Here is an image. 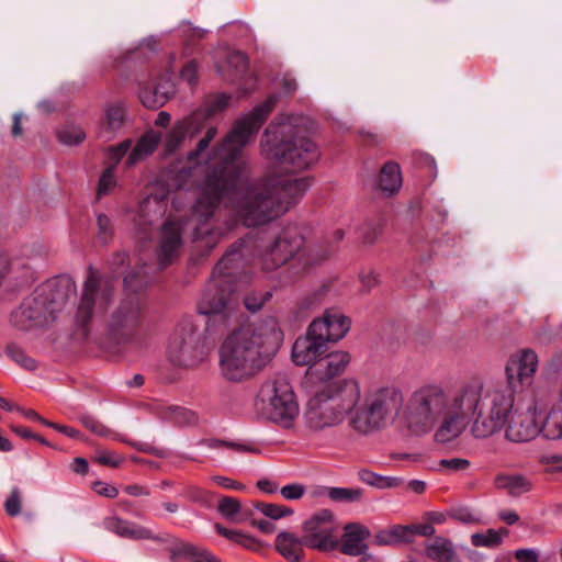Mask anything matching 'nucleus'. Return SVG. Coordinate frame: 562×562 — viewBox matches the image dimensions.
Wrapping results in <instances>:
<instances>
[{
  "instance_id": "nucleus-1",
  "label": "nucleus",
  "mask_w": 562,
  "mask_h": 562,
  "mask_svg": "<svg viewBox=\"0 0 562 562\" xmlns=\"http://www.w3.org/2000/svg\"><path fill=\"white\" fill-rule=\"evenodd\" d=\"M277 102L276 94L269 95L265 102L238 120L215 149L217 160L207 168L192 210L198 222L193 239H206L205 246L210 249L218 241L220 234L203 226L214 215L221 202L236 198L235 206L244 224L255 227L284 214L310 186L306 178L269 177L248 183L241 191L247 175L246 164L239 159L240 153L250 137L260 130Z\"/></svg>"
},
{
  "instance_id": "nucleus-2",
  "label": "nucleus",
  "mask_w": 562,
  "mask_h": 562,
  "mask_svg": "<svg viewBox=\"0 0 562 562\" xmlns=\"http://www.w3.org/2000/svg\"><path fill=\"white\" fill-rule=\"evenodd\" d=\"M476 386L460 385L452 393L436 382L416 387L398 413L400 424L411 435L423 436L435 430L436 442L447 443L467 429V414L477 403Z\"/></svg>"
},
{
  "instance_id": "nucleus-3",
  "label": "nucleus",
  "mask_w": 562,
  "mask_h": 562,
  "mask_svg": "<svg viewBox=\"0 0 562 562\" xmlns=\"http://www.w3.org/2000/svg\"><path fill=\"white\" fill-rule=\"evenodd\" d=\"M280 334L274 325L252 323L233 330L218 349L221 376L233 383L256 376L271 360Z\"/></svg>"
},
{
  "instance_id": "nucleus-4",
  "label": "nucleus",
  "mask_w": 562,
  "mask_h": 562,
  "mask_svg": "<svg viewBox=\"0 0 562 562\" xmlns=\"http://www.w3.org/2000/svg\"><path fill=\"white\" fill-rule=\"evenodd\" d=\"M245 245L243 239L236 240L215 266L210 283L203 294V313L209 315L207 328L221 324L224 328L240 316V300L234 291L228 269L232 263L240 259V251Z\"/></svg>"
},
{
  "instance_id": "nucleus-5",
  "label": "nucleus",
  "mask_w": 562,
  "mask_h": 562,
  "mask_svg": "<svg viewBox=\"0 0 562 562\" xmlns=\"http://www.w3.org/2000/svg\"><path fill=\"white\" fill-rule=\"evenodd\" d=\"M262 155L281 168L302 171L314 165L319 158L316 144L295 133L291 124H270L261 138Z\"/></svg>"
},
{
  "instance_id": "nucleus-6",
  "label": "nucleus",
  "mask_w": 562,
  "mask_h": 562,
  "mask_svg": "<svg viewBox=\"0 0 562 562\" xmlns=\"http://www.w3.org/2000/svg\"><path fill=\"white\" fill-rule=\"evenodd\" d=\"M476 386L479 400L476 406L467 414V426L472 418L471 434L479 439L498 432L513 413L516 391L508 386L485 390L481 381H470L464 386Z\"/></svg>"
},
{
  "instance_id": "nucleus-7",
  "label": "nucleus",
  "mask_w": 562,
  "mask_h": 562,
  "mask_svg": "<svg viewBox=\"0 0 562 562\" xmlns=\"http://www.w3.org/2000/svg\"><path fill=\"white\" fill-rule=\"evenodd\" d=\"M359 398L360 389L355 380H344L327 386L308 401L305 413L307 427L322 430L339 424L356 407Z\"/></svg>"
},
{
  "instance_id": "nucleus-8",
  "label": "nucleus",
  "mask_w": 562,
  "mask_h": 562,
  "mask_svg": "<svg viewBox=\"0 0 562 562\" xmlns=\"http://www.w3.org/2000/svg\"><path fill=\"white\" fill-rule=\"evenodd\" d=\"M350 325V319L337 310H326L322 317L310 324L306 335L294 341L292 359L295 364L313 366L327 352V344L342 339Z\"/></svg>"
},
{
  "instance_id": "nucleus-9",
  "label": "nucleus",
  "mask_w": 562,
  "mask_h": 562,
  "mask_svg": "<svg viewBox=\"0 0 562 562\" xmlns=\"http://www.w3.org/2000/svg\"><path fill=\"white\" fill-rule=\"evenodd\" d=\"M263 268L274 270L288 265L286 270L293 279L307 273L322 258L305 247V239L296 226L285 227L261 255Z\"/></svg>"
},
{
  "instance_id": "nucleus-10",
  "label": "nucleus",
  "mask_w": 562,
  "mask_h": 562,
  "mask_svg": "<svg viewBox=\"0 0 562 562\" xmlns=\"http://www.w3.org/2000/svg\"><path fill=\"white\" fill-rule=\"evenodd\" d=\"M403 404V394L395 387H383L369 395L362 406L350 412L349 425L360 435H369L392 422Z\"/></svg>"
},
{
  "instance_id": "nucleus-11",
  "label": "nucleus",
  "mask_w": 562,
  "mask_h": 562,
  "mask_svg": "<svg viewBox=\"0 0 562 562\" xmlns=\"http://www.w3.org/2000/svg\"><path fill=\"white\" fill-rule=\"evenodd\" d=\"M113 286L98 269L88 267L82 285L80 300L75 314L76 335L80 339L88 338L90 323L97 312L104 313L113 299Z\"/></svg>"
},
{
  "instance_id": "nucleus-12",
  "label": "nucleus",
  "mask_w": 562,
  "mask_h": 562,
  "mask_svg": "<svg viewBox=\"0 0 562 562\" xmlns=\"http://www.w3.org/2000/svg\"><path fill=\"white\" fill-rule=\"evenodd\" d=\"M168 360L176 367L192 369L206 359V350L202 334L191 323L180 324L170 338Z\"/></svg>"
},
{
  "instance_id": "nucleus-13",
  "label": "nucleus",
  "mask_w": 562,
  "mask_h": 562,
  "mask_svg": "<svg viewBox=\"0 0 562 562\" xmlns=\"http://www.w3.org/2000/svg\"><path fill=\"white\" fill-rule=\"evenodd\" d=\"M262 402H268L267 416L283 427H290L299 414L294 393L285 379L267 381L260 390Z\"/></svg>"
},
{
  "instance_id": "nucleus-14",
  "label": "nucleus",
  "mask_w": 562,
  "mask_h": 562,
  "mask_svg": "<svg viewBox=\"0 0 562 562\" xmlns=\"http://www.w3.org/2000/svg\"><path fill=\"white\" fill-rule=\"evenodd\" d=\"M303 542L307 548L328 552L339 547V527L329 509H321L303 522Z\"/></svg>"
},
{
  "instance_id": "nucleus-15",
  "label": "nucleus",
  "mask_w": 562,
  "mask_h": 562,
  "mask_svg": "<svg viewBox=\"0 0 562 562\" xmlns=\"http://www.w3.org/2000/svg\"><path fill=\"white\" fill-rule=\"evenodd\" d=\"M144 322L145 312L140 301L135 296H130L121 301L113 312L110 329L119 341L132 342L140 337Z\"/></svg>"
},
{
  "instance_id": "nucleus-16",
  "label": "nucleus",
  "mask_w": 562,
  "mask_h": 562,
  "mask_svg": "<svg viewBox=\"0 0 562 562\" xmlns=\"http://www.w3.org/2000/svg\"><path fill=\"white\" fill-rule=\"evenodd\" d=\"M538 367V357L531 349H525L507 361L505 372L509 389L519 392L532 383Z\"/></svg>"
},
{
  "instance_id": "nucleus-17",
  "label": "nucleus",
  "mask_w": 562,
  "mask_h": 562,
  "mask_svg": "<svg viewBox=\"0 0 562 562\" xmlns=\"http://www.w3.org/2000/svg\"><path fill=\"white\" fill-rule=\"evenodd\" d=\"M209 120L210 117L207 116V112L202 111L201 109H198L179 120L181 124H183L189 138L195 137L206 128L204 136L198 142L195 149L188 153L187 158L189 161H194L200 154L209 147L210 143L217 134V128L207 124Z\"/></svg>"
},
{
  "instance_id": "nucleus-18",
  "label": "nucleus",
  "mask_w": 562,
  "mask_h": 562,
  "mask_svg": "<svg viewBox=\"0 0 562 562\" xmlns=\"http://www.w3.org/2000/svg\"><path fill=\"white\" fill-rule=\"evenodd\" d=\"M351 361V355L345 350L324 353L307 369V375L318 382H328L342 374Z\"/></svg>"
},
{
  "instance_id": "nucleus-19",
  "label": "nucleus",
  "mask_w": 562,
  "mask_h": 562,
  "mask_svg": "<svg viewBox=\"0 0 562 562\" xmlns=\"http://www.w3.org/2000/svg\"><path fill=\"white\" fill-rule=\"evenodd\" d=\"M36 291L57 315L75 293L76 284L69 277H57L44 282Z\"/></svg>"
},
{
  "instance_id": "nucleus-20",
  "label": "nucleus",
  "mask_w": 562,
  "mask_h": 562,
  "mask_svg": "<svg viewBox=\"0 0 562 562\" xmlns=\"http://www.w3.org/2000/svg\"><path fill=\"white\" fill-rule=\"evenodd\" d=\"M505 436L513 442L530 441L541 431L536 417V409L529 407L526 412L515 413L508 418Z\"/></svg>"
},
{
  "instance_id": "nucleus-21",
  "label": "nucleus",
  "mask_w": 562,
  "mask_h": 562,
  "mask_svg": "<svg viewBox=\"0 0 562 562\" xmlns=\"http://www.w3.org/2000/svg\"><path fill=\"white\" fill-rule=\"evenodd\" d=\"M183 224L180 221H166L161 227L158 263L165 269L179 255L182 246Z\"/></svg>"
},
{
  "instance_id": "nucleus-22",
  "label": "nucleus",
  "mask_w": 562,
  "mask_h": 562,
  "mask_svg": "<svg viewBox=\"0 0 562 562\" xmlns=\"http://www.w3.org/2000/svg\"><path fill=\"white\" fill-rule=\"evenodd\" d=\"M15 316L29 321L32 326H44L56 318L55 312L36 290L31 297L22 303Z\"/></svg>"
},
{
  "instance_id": "nucleus-23",
  "label": "nucleus",
  "mask_w": 562,
  "mask_h": 562,
  "mask_svg": "<svg viewBox=\"0 0 562 562\" xmlns=\"http://www.w3.org/2000/svg\"><path fill=\"white\" fill-rule=\"evenodd\" d=\"M344 530L338 547L340 552L350 557L363 554L368 549L364 543V540L370 536L368 528L357 522H349Z\"/></svg>"
},
{
  "instance_id": "nucleus-24",
  "label": "nucleus",
  "mask_w": 562,
  "mask_h": 562,
  "mask_svg": "<svg viewBox=\"0 0 562 562\" xmlns=\"http://www.w3.org/2000/svg\"><path fill=\"white\" fill-rule=\"evenodd\" d=\"M127 122V108L124 101L108 102L103 109L99 137L112 138Z\"/></svg>"
},
{
  "instance_id": "nucleus-25",
  "label": "nucleus",
  "mask_w": 562,
  "mask_h": 562,
  "mask_svg": "<svg viewBox=\"0 0 562 562\" xmlns=\"http://www.w3.org/2000/svg\"><path fill=\"white\" fill-rule=\"evenodd\" d=\"M169 552L171 562H221L206 548L184 541L175 542Z\"/></svg>"
},
{
  "instance_id": "nucleus-26",
  "label": "nucleus",
  "mask_w": 562,
  "mask_h": 562,
  "mask_svg": "<svg viewBox=\"0 0 562 562\" xmlns=\"http://www.w3.org/2000/svg\"><path fill=\"white\" fill-rule=\"evenodd\" d=\"M303 537L299 538L292 532H280L274 542L276 550L289 562H301L304 550Z\"/></svg>"
},
{
  "instance_id": "nucleus-27",
  "label": "nucleus",
  "mask_w": 562,
  "mask_h": 562,
  "mask_svg": "<svg viewBox=\"0 0 562 562\" xmlns=\"http://www.w3.org/2000/svg\"><path fill=\"white\" fill-rule=\"evenodd\" d=\"M105 527L110 531L126 538L132 539H154L158 540V537H155L151 530L135 526L126 520H123L117 517H111L105 519Z\"/></svg>"
},
{
  "instance_id": "nucleus-28",
  "label": "nucleus",
  "mask_w": 562,
  "mask_h": 562,
  "mask_svg": "<svg viewBox=\"0 0 562 562\" xmlns=\"http://www.w3.org/2000/svg\"><path fill=\"white\" fill-rule=\"evenodd\" d=\"M161 140V134L156 131H147L136 143L135 147L131 151L127 162L128 165H135L145 157L151 155L158 144Z\"/></svg>"
},
{
  "instance_id": "nucleus-29",
  "label": "nucleus",
  "mask_w": 562,
  "mask_h": 562,
  "mask_svg": "<svg viewBox=\"0 0 562 562\" xmlns=\"http://www.w3.org/2000/svg\"><path fill=\"white\" fill-rule=\"evenodd\" d=\"M402 186V175L400 165L394 161L386 162L380 172L379 189L385 195H392L400 190Z\"/></svg>"
},
{
  "instance_id": "nucleus-30",
  "label": "nucleus",
  "mask_w": 562,
  "mask_h": 562,
  "mask_svg": "<svg viewBox=\"0 0 562 562\" xmlns=\"http://www.w3.org/2000/svg\"><path fill=\"white\" fill-rule=\"evenodd\" d=\"M495 486L506 490L512 496H520L531 491L532 483L521 474H499L495 477Z\"/></svg>"
},
{
  "instance_id": "nucleus-31",
  "label": "nucleus",
  "mask_w": 562,
  "mask_h": 562,
  "mask_svg": "<svg viewBox=\"0 0 562 562\" xmlns=\"http://www.w3.org/2000/svg\"><path fill=\"white\" fill-rule=\"evenodd\" d=\"M427 557L436 562H452L456 551L452 542L443 537H435L426 544Z\"/></svg>"
},
{
  "instance_id": "nucleus-32",
  "label": "nucleus",
  "mask_w": 562,
  "mask_h": 562,
  "mask_svg": "<svg viewBox=\"0 0 562 562\" xmlns=\"http://www.w3.org/2000/svg\"><path fill=\"white\" fill-rule=\"evenodd\" d=\"M138 97L144 106L156 110L166 104L170 98V91L161 90L158 86H143Z\"/></svg>"
},
{
  "instance_id": "nucleus-33",
  "label": "nucleus",
  "mask_w": 562,
  "mask_h": 562,
  "mask_svg": "<svg viewBox=\"0 0 562 562\" xmlns=\"http://www.w3.org/2000/svg\"><path fill=\"white\" fill-rule=\"evenodd\" d=\"M541 431L549 439L562 438V406L552 409L541 426Z\"/></svg>"
},
{
  "instance_id": "nucleus-34",
  "label": "nucleus",
  "mask_w": 562,
  "mask_h": 562,
  "mask_svg": "<svg viewBox=\"0 0 562 562\" xmlns=\"http://www.w3.org/2000/svg\"><path fill=\"white\" fill-rule=\"evenodd\" d=\"M201 443L211 448V449H217V448H228L236 452H247V453H254L259 454L260 449L251 443V442H234V441H227V440H221V439H204L201 440Z\"/></svg>"
},
{
  "instance_id": "nucleus-35",
  "label": "nucleus",
  "mask_w": 562,
  "mask_h": 562,
  "mask_svg": "<svg viewBox=\"0 0 562 562\" xmlns=\"http://www.w3.org/2000/svg\"><path fill=\"white\" fill-rule=\"evenodd\" d=\"M359 477L363 483L378 488H392L402 484V480L398 477L382 476L370 470H361Z\"/></svg>"
},
{
  "instance_id": "nucleus-36",
  "label": "nucleus",
  "mask_w": 562,
  "mask_h": 562,
  "mask_svg": "<svg viewBox=\"0 0 562 562\" xmlns=\"http://www.w3.org/2000/svg\"><path fill=\"white\" fill-rule=\"evenodd\" d=\"M508 530L502 528L501 530L488 529L485 532L473 533L471 536L472 544L475 547L494 548L501 544L503 536H507Z\"/></svg>"
},
{
  "instance_id": "nucleus-37",
  "label": "nucleus",
  "mask_w": 562,
  "mask_h": 562,
  "mask_svg": "<svg viewBox=\"0 0 562 562\" xmlns=\"http://www.w3.org/2000/svg\"><path fill=\"white\" fill-rule=\"evenodd\" d=\"M188 137V133L186 132L183 124L178 120L173 123L170 131L167 133L165 137V150L168 154H172L178 150L182 144V142Z\"/></svg>"
},
{
  "instance_id": "nucleus-38",
  "label": "nucleus",
  "mask_w": 562,
  "mask_h": 562,
  "mask_svg": "<svg viewBox=\"0 0 562 562\" xmlns=\"http://www.w3.org/2000/svg\"><path fill=\"white\" fill-rule=\"evenodd\" d=\"M5 352L9 358L25 370L34 371L37 368L36 361L29 357L24 349L15 342H9L5 347Z\"/></svg>"
},
{
  "instance_id": "nucleus-39",
  "label": "nucleus",
  "mask_w": 562,
  "mask_h": 562,
  "mask_svg": "<svg viewBox=\"0 0 562 562\" xmlns=\"http://www.w3.org/2000/svg\"><path fill=\"white\" fill-rule=\"evenodd\" d=\"M248 58L241 52H233L227 56V66L233 69L232 75H226V79L234 81L246 74L248 69Z\"/></svg>"
},
{
  "instance_id": "nucleus-40",
  "label": "nucleus",
  "mask_w": 562,
  "mask_h": 562,
  "mask_svg": "<svg viewBox=\"0 0 562 562\" xmlns=\"http://www.w3.org/2000/svg\"><path fill=\"white\" fill-rule=\"evenodd\" d=\"M80 424L91 432L100 437H112L119 439V435L111 430L109 427L100 423L97 418L89 414H80L78 416Z\"/></svg>"
},
{
  "instance_id": "nucleus-41",
  "label": "nucleus",
  "mask_w": 562,
  "mask_h": 562,
  "mask_svg": "<svg viewBox=\"0 0 562 562\" xmlns=\"http://www.w3.org/2000/svg\"><path fill=\"white\" fill-rule=\"evenodd\" d=\"M363 491L361 488H347V487H329L327 496L339 503H355L362 498Z\"/></svg>"
},
{
  "instance_id": "nucleus-42",
  "label": "nucleus",
  "mask_w": 562,
  "mask_h": 562,
  "mask_svg": "<svg viewBox=\"0 0 562 562\" xmlns=\"http://www.w3.org/2000/svg\"><path fill=\"white\" fill-rule=\"evenodd\" d=\"M327 293V286L323 285L312 293L306 294L297 303V310L300 313H308L317 307Z\"/></svg>"
},
{
  "instance_id": "nucleus-43",
  "label": "nucleus",
  "mask_w": 562,
  "mask_h": 562,
  "mask_svg": "<svg viewBox=\"0 0 562 562\" xmlns=\"http://www.w3.org/2000/svg\"><path fill=\"white\" fill-rule=\"evenodd\" d=\"M256 509H258L266 517L271 519H280L282 517L291 516L293 514V509L278 504L271 503H262L258 502L254 505Z\"/></svg>"
},
{
  "instance_id": "nucleus-44",
  "label": "nucleus",
  "mask_w": 562,
  "mask_h": 562,
  "mask_svg": "<svg viewBox=\"0 0 562 562\" xmlns=\"http://www.w3.org/2000/svg\"><path fill=\"white\" fill-rule=\"evenodd\" d=\"M217 509L225 518L234 519L240 512L241 505L237 498L224 496L218 501Z\"/></svg>"
},
{
  "instance_id": "nucleus-45",
  "label": "nucleus",
  "mask_w": 562,
  "mask_h": 562,
  "mask_svg": "<svg viewBox=\"0 0 562 562\" xmlns=\"http://www.w3.org/2000/svg\"><path fill=\"white\" fill-rule=\"evenodd\" d=\"M231 95L221 93L213 98H211L204 108H202V111L207 112V116L211 119L215 114L222 112L224 109L228 106V103L231 101Z\"/></svg>"
},
{
  "instance_id": "nucleus-46",
  "label": "nucleus",
  "mask_w": 562,
  "mask_h": 562,
  "mask_svg": "<svg viewBox=\"0 0 562 562\" xmlns=\"http://www.w3.org/2000/svg\"><path fill=\"white\" fill-rule=\"evenodd\" d=\"M58 139L66 145H78L86 138L85 132L80 127H68L58 132Z\"/></svg>"
},
{
  "instance_id": "nucleus-47",
  "label": "nucleus",
  "mask_w": 562,
  "mask_h": 562,
  "mask_svg": "<svg viewBox=\"0 0 562 562\" xmlns=\"http://www.w3.org/2000/svg\"><path fill=\"white\" fill-rule=\"evenodd\" d=\"M270 297V292H251L244 297L243 302L245 307L254 313L259 311Z\"/></svg>"
},
{
  "instance_id": "nucleus-48",
  "label": "nucleus",
  "mask_w": 562,
  "mask_h": 562,
  "mask_svg": "<svg viewBox=\"0 0 562 562\" xmlns=\"http://www.w3.org/2000/svg\"><path fill=\"white\" fill-rule=\"evenodd\" d=\"M22 496L18 487H13L4 502V510L8 516L15 517L21 514Z\"/></svg>"
},
{
  "instance_id": "nucleus-49",
  "label": "nucleus",
  "mask_w": 562,
  "mask_h": 562,
  "mask_svg": "<svg viewBox=\"0 0 562 562\" xmlns=\"http://www.w3.org/2000/svg\"><path fill=\"white\" fill-rule=\"evenodd\" d=\"M98 238L103 243H108L113 236V226L111 220L105 214L97 216Z\"/></svg>"
},
{
  "instance_id": "nucleus-50",
  "label": "nucleus",
  "mask_w": 562,
  "mask_h": 562,
  "mask_svg": "<svg viewBox=\"0 0 562 562\" xmlns=\"http://www.w3.org/2000/svg\"><path fill=\"white\" fill-rule=\"evenodd\" d=\"M114 186H115L114 172H113L112 168H106L103 171V173L99 180L98 195L101 196V195L108 194L110 192V190L114 188Z\"/></svg>"
},
{
  "instance_id": "nucleus-51",
  "label": "nucleus",
  "mask_w": 562,
  "mask_h": 562,
  "mask_svg": "<svg viewBox=\"0 0 562 562\" xmlns=\"http://www.w3.org/2000/svg\"><path fill=\"white\" fill-rule=\"evenodd\" d=\"M440 467L450 471V472H459L465 471L470 468V461L463 458H452V459H442L439 462Z\"/></svg>"
},
{
  "instance_id": "nucleus-52",
  "label": "nucleus",
  "mask_w": 562,
  "mask_h": 562,
  "mask_svg": "<svg viewBox=\"0 0 562 562\" xmlns=\"http://www.w3.org/2000/svg\"><path fill=\"white\" fill-rule=\"evenodd\" d=\"M283 498L288 501H296L303 497L305 494V486L300 483L289 484L280 490Z\"/></svg>"
},
{
  "instance_id": "nucleus-53",
  "label": "nucleus",
  "mask_w": 562,
  "mask_h": 562,
  "mask_svg": "<svg viewBox=\"0 0 562 562\" xmlns=\"http://www.w3.org/2000/svg\"><path fill=\"white\" fill-rule=\"evenodd\" d=\"M382 225L380 223L368 224L363 227L362 241L368 245L374 244L382 234Z\"/></svg>"
},
{
  "instance_id": "nucleus-54",
  "label": "nucleus",
  "mask_w": 562,
  "mask_h": 562,
  "mask_svg": "<svg viewBox=\"0 0 562 562\" xmlns=\"http://www.w3.org/2000/svg\"><path fill=\"white\" fill-rule=\"evenodd\" d=\"M12 271V258L10 255L0 248V288L10 276Z\"/></svg>"
},
{
  "instance_id": "nucleus-55",
  "label": "nucleus",
  "mask_w": 562,
  "mask_h": 562,
  "mask_svg": "<svg viewBox=\"0 0 562 562\" xmlns=\"http://www.w3.org/2000/svg\"><path fill=\"white\" fill-rule=\"evenodd\" d=\"M407 528L409 529L411 542L413 541V537L416 535L422 537H431L436 531L435 527L431 524H412L407 525Z\"/></svg>"
},
{
  "instance_id": "nucleus-56",
  "label": "nucleus",
  "mask_w": 562,
  "mask_h": 562,
  "mask_svg": "<svg viewBox=\"0 0 562 562\" xmlns=\"http://www.w3.org/2000/svg\"><path fill=\"white\" fill-rule=\"evenodd\" d=\"M393 543L411 542L409 529L407 526L396 525L389 529Z\"/></svg>"
},
{
  "instance_id": "nucleus-57",
  "label": "nucleus",
  "mask_w": 562,
  "mask_h": 562,
  "mask_svg": "<svg viewBox=\"0 0 562 562\" xmlns=\"http://www.w3.org/2000/svg\"><path fill=\"white\" fill-rule=\"evenodd\" d=\"M92 488L97 494L108 498H115L119 495V490L115 486L104 482H94Z\"/></svg>"
},
{
  "instance_id": "nucleus-58",
  "label": "nucleus",
  "mask_w": 562,
  "mask_h": 562,
  "mask_svg": "<svg viewBox=\"0 0 562 562\" xmlns=\"http://www.w3.org/2000/svg\"><path fill=\"white\" fill-rule=\"evenodd\" d=\"M95 461L105 467L117 468L121 464L122 459L117 458L113 452L103 451L98 454Z\"/></svg>"
},
{
  "instance_id": "nucleus-59",
  "label": "nucleus",
  "mask_w": 562,
  "mask_h": 562,
  "mask_svg": "<svg viewBox=\"0 0 562 562\" xmlns=\"http://www.w3.org/2000/svg\"><path fill=\"white\" fill-rule=\"evenodd\" d=\"M236 543L252 551H259L263 547L261 541L243 532L239 533Z\"/></svg>"
},
{
  "instance_id": "nucleus-60",
  "label": "nucleus",
  "mask_w": 562,
  "mask_h": 562,
  "mask_svg": "<svg viewBox=\"0 0 562 562\" xmlns=\"http://www.w3.org/2000/svg\"><path fill=\"white\" fill-rule=\"evenodd\" d=\"M180 76L183 80L188 81L190 85H195L196 82V64L194 60L188 61L181 69Z\"/></svg>"
},
{
  "instance_id": "nucleus-61",
  "label": "nucleus",
  "mask_w": 562,
  "mask_h": 562,
  "mask_svg": "<svg viewBox=\"0 0 562 562\" xmlns=\"http://www.w3.org/2000/svg\"><path fill=\"white\" fill-rule=\"evenodd\" d=\"M213 481L224 487V488H227V490H237V491H243L246 488V486L240 483V482H237L233 479H229V477H226V476H221V475H217V476H214L213 477Z\"/></svg>"
},
{
  "instance_id": "nucleus-62",
  "label": "nucleus",
  "mask_w": 562,
  "mask_h": 562,
  "mask_svg": "<svg viewBox=\"0 0 562 562\" xmlns=\"http://www.w3.org/2000/svg\"><path fill=\"white\" fill-rule=\"evenodd\" d=\"M515 559L518 562H539V554L532 549H518Z\"/></svg>"
},
{
  "instance_id": "nucleus-63",
  "label": "nucleus",
  "mask_w": 562,
  "mask_h": 562,
  "mask_svg": "<svg viewBox=\"0 0 562 562\" xmlns=\"http://www.w3.org/2000/svg\"><path fill=\"white\" fill-rule=\"evenodd\" d=\"M124 285L126 289L136 292L142 289L144 281L138 273H130L124 278Z\"/></svg>"
},
{
  "instance_id": "nucleus-64",
  "label": "nucleus",
  "mask_w": 562,
  "mask_h": 562,
  "mask_svg": "<svg viewBox=\"0 0 562 562\" xmlns=\"http://www.w3.org/2000/svg\"><path fill=\"white\" fill-rule=\"evenodd\" d=\"M182 34L186 37V41L201 40L205 35V31L199 27H191L190 25H184L182 27Z\"/></svg>"
}]
</instances>
